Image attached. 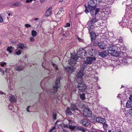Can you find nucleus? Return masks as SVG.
Returning a JSON list of instances; mask_svg holds the SVG:
<instances>
[{"label":"nucleus","mask_w":132,"mask_h":132,"mask_svg":"<svg viewBox=\"0 0 132 132\" xmlns=\"http://www.w3.org/2000/svg\"><path fill=\"white\" fill-rule=\"evenodd\" d=\"M4 94V93L3 92L0 90V94Z\"/></svg>","instance_id":"338daca9"},{"label":"nucleus","mask_w":132,"mask_h":132,"mask_svg":"<svg viewBox=\"0 0 132 132\" xmlns=\"http://www.w3.org/2000/svg\"><path fill=\"white\" fill-rule=\"evenodd\" d=\"M78 88L79 90L81 92L85 91L86 89V86L85 84L83 82L79 83L78 85Z\"/></svg>","instance_id":"39448f33"},{"label":"nucleus","mask_w":132,"mask_h":132,"mask_svg":"<svg viewBox=\"0 0 132 132\" xmlns=\"http://www.w3.org/2000/svg\"><path fill=\"white\" fill-rule=\"evenodd\" d=\"M120 54H121V53H122L123 54L125 53L126 49L125 48H124L123 47H120Z\"/></svg>","instance_id":"c85d7f7f"},{"label":"nucleus","mask_w":132,"mask_h":132,"mask_svg":"<svg viewBox=\"0 0 132 132\" xmlns=\"http://www.w3.org/2000/svg\"><path fill=\"white\" fill-rule=\"evenodd\" d=\"M89 34L91 37V39L92 42H93L96 37V33L93 31H91L89 32Z\"/></svg>","instance_id":"ddd939ff"},{"label":"nucleus","mask_w":132,"mask_h":132,"mask_svg":"<svg viewBox=\"0 0 132 132\" xmlns=\"http://www.w3.org/2000/svg\"><path fill=\"white\" fill-rule=\"evenodd\" d=\"M76 130H79L80 131H82L83 132L86 131V129L85 128H84L81 126H78L76 128Z\"/></svg>","instance_id":"393cba45"},{"label":"nucleus","mask_w":132,"mask_h":132,"mask_svg":"<svg viewBox=\"0 0 132 132\" xmlns=\"http://www.w3.org/2000/svg\"><path fill=\"white\" fill-rule=\"evenodd\" d=\"M86 65L85 64H83L80 66L81 69L80 71L83 72V71L85 70L86 68Z\"/></svg>","instance_id":"a878e982"},{"label":"nucleus","mask_w":132,"mask_h":132,"mask_svg":"<svg viewBox=\"0 0 132 132\" xmlns=\"http://www.w3.org/2000/svg\"><path fill=\"white\" fill-rule=\"evenodd\" d=\"M53 130V129H52L51 128L49 130V132H52V131Z\"/></svg>","instance_id":"0e129e2a"},{"label":"nucleus","mask_w":132,"mask_h":132,"mask_svg":"<svg viewBox=\"0 0 132 132\" xmlns=\"http://www.w3.org/2000/svg\"><path fill=\"white\" fill-rule=\"evenodd\" d=\"M84 5L85 7V11L86 13H87L89 12L88 10L87 9H88V7L87 6V7L86 4H84Z\"/></svg>","instance_id":"58836bf2"},{"label":"nucleus","mask_w":132,"mask_h":132,"mask_svg":"<svg viewBox=\"0 0 132 132\" xmlns=\"http://www.w3.org/2000/svg\"><path fill=\"white\" fill-rule=\"evenodd\" d=\"M34 40V39L33 38H31L30 39V41L31 42H33Z\"/></svg>","instance_id":"bf43d9fd"},{"label":"nucleus","mask_w":132,"mask_h":132,"mask_svg":"<svg viewBox=\"0 0 132 132\" xmlns=\"http://www.w3.org/2000/svg\"><path fill=\"white\" fill-rule=\"evenodd\" d=\"M6 63L5 62H3L0 63V65L2 67H4L6 65Z\"/></svg>","instance_id":"e433bc0d"},{"label":"nucleus","mask_w":132,"mask_h":132,"mask_svg":"<svg viewBox=\"0 0 132 132\" xmlns=\"http://www.w3.org/2000/svg\"><path fill=\"white\" fill-rule=\"evenodd\" d=\"M96 0H88V4L87 6L88 8L90 7H93L96 6V4L95 2Z\"/></svg>","instance_id":"0eeeda50"},{"label":"nucleus","mask_w":132,"mask_h":132,"mask_svg":"<svg viewBox=\"0 0 132 132\" xmlns=\"http://www.w3.org/2000/svg\"><path fill=\"white\" fill-rule=\"evenodd\" d=\"M95 116H94V119H92L91 120L93 122H97V121H96V120H96V119L95 118Z\"/></svg>","instance_id":"c03bdc74"},{"label":"nucleus","mask_w":132,"mask_h":132,"mask_svg":"<svg viewBox=\"0 0 132 132\" xmlns=\"http://www.w3.org/2000/svg\"><path fill=\"white\" fill-rule=\"evenodd\" d=\"M98 21L97 20L96 18V17L92 19L90 21H89L88 23H90V24H94L95 23L97 22Z\"/></svg>","instance_id":"aec40b11"},{"label":"nucleus","mask_w":132,"mask_h":132,"mask_svg":"<svg viewBox=\"0 0 132 132\" xmlns=\"http://www.w3.org/2000/svg\"><path fill=\"white\" fill-rule=\"evenodd\" d=\"M24 68L23 66L20 65L17 66L15 68V69L16 70L18 71H20L22 70Z\"/></svg>","instance_id":"4be33fe9"},{"label":"nucleus","mask_w":132,"mask_h":132,"mask_svg":"<svg viewBox=\"0 0 132 132\" xmlns=\"http://www.w3.org/2000/svg\"><path fill=\"white\" fill-rule=\"evenodd\" d=\"M107 48V51H111V52H112L114 50V47L112 44H110V45H109L108 46Z\"/></svg>","instance_id":"6ab92c4d"},{"label":"nucleus","mask_w":132,"mask_h":132,"mask_svg":"<svg viewBox=\"0 0 132 132\" xmlns=\"http://www.w3.org/2000/svg\"><path fill=\"white\" fill-rule=\"evenodd\" d=\"M60 78H58L55 81V85L53 87L54 93H55L57 92L58 88L60 86Z\"/></svg>","instance_id":"7ed1b4c3"},{"label":"nucleus","mask_w":132,"mask_h":132,"mask_svg":"<svg viewBox=\"0 0 132 132\" xmlns=\"http://www.w3.org/2000/svg\"><path fill=\"white\" fill-rule=\"evenodd\" d=\"M98 39L97 40H94L93 41V42H93V45L97 46L98 45L99 43V41H98Z\"/></svg>","instance_id":"c756f323"},{"label":"nucleus","mask_w":132,"mask_h":132,"mask_svg":"<svg viewBox=\"0 0 132 132\" xmlns=\"http://www.w3.org/2000/svg\"><path fill=\"white\" fill-rule=\"evenodd\" d=\"M69 126L68 125L66 124L65 125H64L63 126L64 127V128H69Z\"/></svg>","instance_id":"a18cd8bd"},{"label":"nucleus","mask_w":132,"mask_h":132,"mask_svg":"<svg viewBox=\"0 0 132 132\" xmlns=\"http://www.w3.org/2000/svg\"><path fill=\"white\" fill-rule=\"evenodd\" d=\"M14 50V48L12 46L8 47L6 49V50L7 51L10 53H11Z\"/></svg>","instance_id":"b1692460"},{"label":"nucleus","mask_w":132,"mask_h":132,"mask_svg":"<svg viewBox=\"0 0 132 132\" xmlns=\"http://www.w3.org/2000/svg\"><path fill=\"white\" fill-rule=\"evenodd\" d=\"M77 55H71V58L69 60L70 65L73 66L76 63V60L78 57L81 59H85L87 56V52L82 48L79 49L77 53Z\"/></svg>","instance_id":"f257e3e1"},{"label":"nucleus","mask_w":132,"mask_h":132,"mask_svg":"<svg viewBox=\"0 0 132 132\" xmlns=\"http://www.w3.org/2000/svg\"><path fill=\"white\" fill-rule=\"evenodd\" d=\"M120 54V52L119 53V52L115 50L113 52H111V54L112 55L116 57H117L119 56Z\"/></svg>","instance_id":"dca6fc26"},{"label":"nucleus","mask_w":132,"mask_h":132,"mask_svg":"<svg viewBox=\"0 0 132 132\" xmlns=\"http://www.w3.org/2000/svg\"><path fill=\"white\" fill-rule=\"evenodd\" d=\"M30 106H28L26 109V110L27 112H30V111H29V108L30 107Z\"/></svg>","instance_id":"3c124183"},{"label":"nucleus","mask_w":132,"mask_h":132,"mask_svg":"<svg viewBox=\"0 0 132 132\" xmlns=\"http://www.w3.org/2000/svg\"><path fill=\"white\" fill-rule=\"evenodd\" d=\"M24 46V45L23 44H19V47L22 49H23Z\"/></svg>","instance_id":"4c0bfd02"},{"label":"nucleus","mask_w":132,"mask_h":132,"mask_svg":"<svg viewBox=\"0 0 132 132\" xmlns=\"http://www.w3.org/2000/svg\"><path fill=\"white\" fill-rule=\"evenodd\" d=\"M108 132H116L115 131L113 130V129L111 130H108Z\"/></svg>","instance_id":"13d9d810"},{"label":"nucleus","mask_w":132,"mask_h":132,"mask_svg":"<svg viewBox=\"0 0 132 132\" xmlns=\"http://www.w3.org/2000/svg\"><path fill=\"white\" fill-rule=\"evenodd\" d=\"M109 52L108 51L105 50L103 52H100L98 55L102 57H105L108 55L109 54Z\"/></svg>","instance_id":"9b49d317"},{"label":"nucleus","mask_w":132,"mask_h":132,"mask_svg":"<svg viewBox=\"0 0 132 132\" xmlns=\"http://www.w3.org/2000/svg\"><path fill=\"white\" fill-rule=\"evenodd\" d=\"M84 73L83 72L79 71L76 76L78 79L79 78L81 79Z\"/></svg>","instance_id":"412c9836"},{"label":"nucleus","mask_w":132,"mask_h":132,"mask_svg":"<svg viewBox=\"0 0 132 132\" xmlns=\"http://www.w3.org/2000/svg\"><path fill=\"white\" fill-rule=\"evenodd\" d=\"M63 8L62 7H61L59 8V10L61 12H62V11H64V10H63Z\"/></svg>","instance_id":"5fc2aeb1"},{"label":"nucleus","mask_w":132,"mask_h":132,"mask_svg":"<svg viewBox=\"0 0 132 132\" xmlns=\"http://www.w3.org/2000/svg\"><path fill=\"white\" fill-rule=\"evenodd\" d=\"M94 25L93 24H90L89 26L88 30L89 33L90 32V31H93V30Z\"/></svg>","instance_id":"cd10ccee"},{"label":"nucleus","mask_w":132,"mask_h":132,"mask_svg":"<svg viewBox=\"0 0 132 132\" xmlns=\"http://www.w3.org/2000/svg\"><path fill=\"white\" fill-rule=\"evenodd\" d=\"M37 35V32L34 30H33L31 31V35L33 37H35Z\"/></svg>","instance_id":"2f4dec72"},{"label":"nucleus","mask_w":132,"mask_h":132,"mask_svg":"<svg viewBox=\"0 0 132 132\" xmlns=\"http://www.w3.org/2000/svg\"><path fill=\"white\" fill-rule=\"evenodd\" d=\"M66 71L68 72L69 73H71L73 71V67L72 66L70 67H66L65 68Z\"/></svg>","instance_id":"2eb2a0df"},{"label":"nucleus","mask_w":132,"mask_h":132,"mask_svg":"<svg viewBox=\"0 0 132 132\" xmlns=\"http://www.w3.org/2000/svg\"><path fill=\"white\" fill-rule=\"evenodd\" d=\"M90 11V12L92 16H95L98 12L99 11V9L97 8L96 6L93 7H90L88 8Z\"/></svg>","instance_id":"f03ea898"},{"label":"nucleus","mask_w":132,"mask_h":132,"mask_svg":"<svg viewBox=\"0 0 132 132\" xmlns=\"http://www.w3.org/2000/svg\"><path fill=\"white\" fill-rule=\"evenodd\" d=\"M65 120L66 121V122L67 123H68V124H71L73 122L72 121L68 120V119H66Z\"/></svg>","instance_id":"c9c22d12"},{"label":"nucleus","mask_w":132,"mask_h":132,"mask_svg":"<svg viewBox=\"0 0 132 132\" xmlns=\"http://www.w3.org/2000/svg\"><path fill=\"white\" fill-rule=\"evenodd\" d=\"M77 38H78V40H79V42H83L84 40H83V39L80 38H79L78 37Z\"/></svg>","instance_id":"37998d69"},{"label":"nucleus","mask_w":132,"mask_h":132,"mask_svg":"<svg viewBox=\"0 0 132 132\" xmlns=\"http://www.w3.org/2000/svg\"><path fill=\"white\" fill-rule=\"evenodd\" d=\"M95 118L96 119V121H97V122L98 123L103 124L106 123V121L105 119L104 118H101L100 117H97L96 116H95Z\"/></svg>","instance_id":"1a4fd4ad"},{"label":"nucleus","mask_w":132,"mask_h":132,"mask_svg":"<svg viewBox=\"0 0 132 132\" xmlns=\"http://www.w3.org/2000/svg\"><path fill=\"white\" fill-rule=\"evenodd\" d=\"M98 46L101 49H104L106 48V44L104 43V42H100Z\"/></svg>","instance_id":"4468645a"},{"label":"nucleus","mask_w":132,"mask_h":132,"mask_svg":"<svg viewBox=\"0 0 132 132\" xmlns=\"http://www.w3.org/2000/svg\"><path fill=\"white\" fill-rule=\"evenodd\" d=\"M21 52L20 50H19L18 52H16L15 53V54L18 55H20L21 54Z\"/></svg>","instance_id":"ea45409f"},{"label":"nucleus","mask_w":132,"mask_h":132,"mask_svg":"<svg viewBox=\"0 0 132 132\" xmlns=\"http://www.w3.org/2000/svg\"><path fill=\"white\" fill-rule=\"evenodd\" d=\"M44 1H45L44 0H40V2L41 3H43V2H44Z\"/></svg>","instance_id":"e2e57ef3"},{"label":"nucleus","mask_w":132,"mask_h":132,"mask_svg":"<svg viewBox=\"0 0 132 132\" xmlns=\"http://www.w3.org/2000/svg\"><path fill=\"white\" fill-rule=\"evenodd\" d=\"M52 8L50 7L46 11L45 13V15L47 17L50 15L51 14Z\"/></svg>","instance_id":"a211bd4d"},{"label":"nucleus","mask_w":132,"mask_h":132,"mask_svg":"<svg viewBox=\"0 0 132 132\" xmlns=\"http://www.w3.org/2000/svg\"><path fill=\"white\" fill-rule=\"evenodd\" d=\"M103 124V127L104 129L105 130H107V129L108 127V125L105 123H104Z\"/></svg>","instance_id":"f704fd0d"},{"label":"nucleus","mask_w":132,"mask_h":132,"mask_svg":"<svg viewBox=\"0 0 132 132\" xmlns=\"http://www.w3.org/2000/svg\"><path fill=\"white\" fill-rule=\"evenodd\" d=\"M32 1H33V0H27L26 1V2L27 3H28L30 2H31Z\"/></svg>","instance_id":"4d7b16f0"},{"label":"nucleus","mask_w":132,"mask_h":132,"mask_svg":"<svg viewBox=\"0 0 132 132\" xmlns=\"http://www.w3.org/2000/svg\"><path fill=\"white\" fill-rule=\"evenodd\" d=\"M70 26V24L69 23H68L66 24V25L64 26L65 27H69Z\"/></svg>","instance_id":"09e8293b"},{"label":"nucleus","mask_w":132,"mask_h":132,"mask_svg":"<svg viewBox=\"0 0 132 132\" xmlns=\"http://www.w3.org/2000/svg\"><path fill=\"white\" fill-rule=\"evenodd\" d=\"M62 12H61L59 10L58 12H57V14H56V16L58 15H60Z\"/></svg>","instance_id":"603ef678"},{"label":"nucleus","mask_w":132,"mask_h":132,"mask_svg":"<svg viewBox=\"0 0 132 132\" xmlns=\"http://www.w3.org/2000/svg\"><path fill=\"white\" fill-rule=\"evenodd\" d=\"M96 58L95 57H89L87 58L85 62L86 64H91L94 61L96 60Z\"/></svg>","instance_id":"423d86ee"},{"label":"nucleus","mask_w":132,"mask_h":132,"mask_svg":"<svg viewBox=\"0 0 132 132\" xmlns=\"http://www.w3.org/2000/svg\"><path fill=\"white\" fill-rule=\"evenodd\" d=\"M70 108L72 111L74 112L76 111H79V110L77 106L75 103H72L71 104Z\"/></svg>","instance_id":"6e6552de"},{"label":"nucleus","mask_w":132,"mask_h":132,"mask_svg":"<svg viewBox=\"0 0 132 132\" xmlns=\"http://www.w3.org/2000/svg\"><path fill=\"white\" fill-rule=\"evenodd\" d=\"M3 19L2 17L0 15V23L2 22H3Z\"/></svg>","instance_id":"de8ad7c7"},{"label":"nucleus","mask_w":132,"mask_h":132,"mask_svg":"<svg viewBox=\"0 0 132 132\" xmlns=\"http://www.w3.org/2000/svg\"><path fill=\"white\" fill-rule=\"evenodd\" d=\"M56 114H53V117L54 119L56 120Z\"/></svg>","instance_id":"79ce46f5"},{"label":"nucleus","mask_w":132,"mask_h":132,"mask_svg":"<svg viewBox=\"0 0 132 132\" xmlns=\"http://www.w3.org/2000/svg\"><path fill=\"white\" fill-rule=\"evenodd\" d=\"M128 112L129 114L132 113V107L129 109Z\"/></svg>","instance_id":"49530a36"},{"label":"nucleus","mask_w":132,"mask_h":132,"mask_svg":"<svg viewBox=\"0 0 132 132\" xmlns=\"http://www.w3.org/2000/svg\"><path fill=\"white\" fill-rule=\"evenodd\" d=\"M20 4V3H16L14 4L13 6H18V5H19V4Z\"/></svg>","instance_id":"8fccbe9b"},{"label":"nucleus","mask_w":132,"mask_h":132,"mask_svg":"<svg viewBox=\"0 0 132 132\" xmlns=\"http://www.w3.org/2000/svg\"><path fill=\"white\" fill-rule=\"evenodd\" d=\"M88 53L89 55L91 56L92 57H95L94 56L95 55V52H91V51H89Z\"/></svg>","instance_id":"473e14b6"},{"label":"nucleus","mask_w":132,"mask_h":132,"mask_svg":"<svg viewBox=\"0 0 132 132\" xmlns=\"http://www.w3.org/2000/svg\"><path fill=\"white\" fill-rule=\"evenodd\" d=\"M80 98L82 100H84L85 99V94L84 93H82V94H80Z\"/></svg>","instance_id":"7c9ffc66"},{"label":"nucleus","mask_w":132,"mask_h":132,"mask_svg":"<svg viewBox=\"0 0 132 132\" xmlns=\"http://www.w3.org/2000/svg\"><path fill=\"white\" fill-rule=\"evenodd\" d=\"M80 122L82 125L86 127L88 126L90 124L89 121L85 119H81Z\"/></svg>","instance_id":"9d476101"},{"label":"nucleus","mask_w":132,"mask_h":132,"mask_svg":"<svg viewBox=\"0 0 132 132\" xmlns=\"http://www.w3.org/2000/svg\"><path fill=\"white\" fill-rule=\"evenodd\" d=\"M129 98L130 101L132 102V94L130 95Z\"/></svg>","instance_id":"864d4df0"},{"label":"nucleus","mask_w":132,"mask_h":132,"mask_svg":"<svg viewBox=\"0 0 132 132\" xmlns=\"http://www.w3.org/2000/svg\"><path fill=\"white\" fill-rule=\"evenodd\" d=\"M56 128V127L55 126H53L52 128V129H53V130H54V129H55Z\"/></svg>","instance_id":"774afa93"},{"label":"nucleus","mask_w":132,"mask_h":132,"mask_svg":"<svg viewBox=\"0 0 132 132\" xmlns=\"http://www.w3.org/2000/svg\"><path fill=\"white\" fill-rule=\"evenodd\" d=\"M70 108L69 107H67L66 108V113L67 115H72L73 114L71 111Z\"/></svg>","instance_id":"f3484780"},{"label":"nucleus","mask_w":132,"mask_h":132,"mask_svg":"<svg viewBox=\"0 0 132 132\" xmlns=\"http://www.w3.org/2000/svg\"><path fill=\"white\" fill-rule=\"evenodd\" d=\"M54 68L55 69V70L56 71H58V68H57V66H54Z\"/></svg>","instance_id":"6e6d98bb"},{"label":"nucleus","mask_w":132,"mask_h":132,"mask_svg":"<svg viewBox=\"0 0 132 132\" xmlns=\"http://www.w3.org/2000/svg\"><path fill=\"white\" fill-rule=\"evenodd\" d=\"M76 126L72 125L69 126V128L72 130H73L75 129L76 128Z\"/></svg>","instance_id":"72a5a7b5"},{"label":"nucleus","mask_w":132,"mask_h":132,"mask_svg":"<svg viewBox=\"0 0 132 132\" xmlns=\"http://www.w3.org/2000/svg\"><path fill=\"white\" fill-rule=\"evenodd\" d=\"M103 0H96V1L98 2H101L103 1Z\"/></svg>","instance_id":"680f3d73"},{"label":"nucleus","mask_w":132,"mask_h":132,"mask_svg":"<svg viewBox=\"0 0 132 132\" xmlns=\"http://www.w3.org/2000/svg\"><path fill=\"white\" fill-rule=\"evenodd\" d=\"M126 106L128 108H132V102L131 101H127L126 103Z\"/></svg>","instance_id":"bb28decb"},{"label":"nucleus","mask_w":132,"mask_h":132,"mask_svg":"<svg viewBox=\"0 0 132 132\" xmlns=\"http://www.w3.org/2000/svg\"><path fill=\"white\" fill-rule=\"evenodd\" d=\"M9 100L11 102H16V100L14 96L12 95L9 97Z\"/></svg>","instance_id":"5701e85b"},{"label":"nucleus","mask_w":132,"mask_h":132,"mask_svg":"<svg viewBox=\"0 0 132 132\" xmlns=\"http://www.w3.org/2000/svg\"><path fill=\"white\" fill-rule=\"evenodd\" d=\"M25 27L27 28H29V27H31V26L28 24H26L25 25Z\"/></svg>","instance_id":"a19ab883"},{"label":"nucleus","mask_w":132,"mask_h":132,"mask_svg":"<svg viewBox=\"0 0 132 132\" xmlns=\"http://www.w3.org/2000/svg\"><path fill=\"white\" fill-rule=\"evenodd\" d=\"M83 112L84 115L86 117L89 118L92 116V112L89 109H85L83 111Z\"/></svg>","instance_id":"20e7f679"},{"label":"nucleus","mask_w":132,"mask_h":132,"mask_svg":"<svg viewBox=\"0 0 132 132\" xmlns=\"http://www.w3.org/2000/svg\"><path fill=\"white\" fill-rule=\"evenodd\" d=\"M129 60V59L128 58V56H126L122 60V64L124 65H127L128 64Z\"/></svg>","instance_id":"f8f14e48"},{"label":"nucleus","mask_w":132,"mask_h":132,"mask_svg":"<svg viewBox=\"0 0 132 132\" xmlns=\"http://www.w3.org/2000/svg\"><path fill=\"white\" fill-rule=\"evenodd\" d=\"M89 51H91V52H94L95 50H94L93 49H91Z\"/></svg>","instance_id":"69168bd1"},{"label":"nucleus","mask_w":132,"mask_h":132,"mask_svg":"<svg viewBox=\"0 0 132 132\" xmlns=\"http://www.w3.org/2000/svg\"><path fill=\"white\" fill-rule=\"evenodd\" d=\"M0 71H2L3 74L4 73V71L2 70V68L0 67Z\"/></svg>","instance_id":"052dcab7"}]
</instances>
